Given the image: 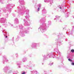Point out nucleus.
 Here are the masks:
<instances>
[{"mask_svg": "<svg viewBox=\"0 0 74 74\" xmlns=\"http://www.w3.org/2000/svg\"><path fill=\"white\" fill-rule=\"evenodd\" d=\"M60 9H61V8H61V7H60Z\"/></svg>", "mask_w": 74, "mask_h": 74, "instance_id": "nucleus-7", "label": "nucleus"}, {"mask_svg": "<svg viewBox=\"0 0 74 74\" xmlns=\"http://www.w3.org/2000/svg\"><path fill=\"white\" fill-rule=\"evenodd\" d=\"M71 64H72V65H74V62H72L71 63Z\"/></svg>", "mask_w": 74, "mask_h": 74, "instance_id": "nucleus-4", "label": "nucleus"}, {"mask_svg": "<svg viewBox=\"0 0 74 74\" xmlns=\"http://www.w3.org/2000/svg\"><path fill=\"white\" fill-rule=\"evenodd\" d=\"M40 11V8H38L37 11Z\"/></svg>", "mask_w": 74, "mask_h": 74, "instance_id": "nucleus-3", "label": "nucleus"}, {"mask_svg": "<svg viewBox=\"0 0 74 74\" xmlns=\"http://www.w3.org/2000/svg\"><path fill=\"white\" fill-rule=\"evenodd\" d=\"M71 52H72V53H74V49H71Z\"/></svg>", "mask_w": 74, "mask_h": 74, "instance_id": "nucleus-1", "label": "nucleus"}, {"mask_svg": "<svg viewBox=\"0 0 74 74\" xmlns=\"http://www.w3.org/2000/svg\"><path fill=\"white\" fill-rule=\"evenodd\" d=\"M68 60L70 62H72V60H71L70 59H69Z\"/></svg>", "mask_w": 74, "mask_h": 74, "instance_id": "nucleus-2", "label": "nucleus"}, {"mask_svg": "<svg viewBox=\"0 0 74 74\" xmlns=\"http://www.w3.org/2000/svg\"><path fill=\"white\" fill-rule=\"evenodd\" d=\"M25 72H24L23 73H22L21 74H25Z\"/></svg>", "mask_w": 74, "mask_h": 74, "instance_id": "nucleus-5", "label": "nucleus"}, {"mask_svg": "<svg viewBox=\"0 0 74 74\" xmlns=\"http://www.w3.org/2000/svg\"><path fill=\"white\" fill-rule=\"evenodd\" d=\"M5 37H6V38H7V36H6Z\"/></svg>", "mask_w": 74, "mask_h": 74, "instance_id": "nucleus-6", "label": "nucleus"}]
</instances>
